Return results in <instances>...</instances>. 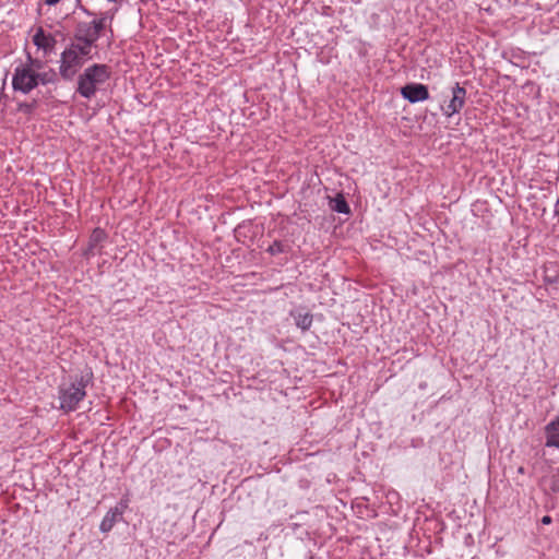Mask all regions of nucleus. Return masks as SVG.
I'll return each instance as SVG.
<instances>
[{
    "label": "nucleus",
    "mask_w": 559,
    "mask_h": 559,
    "mask_svg": "<svg viewBox=\"0 0 559 559\" xmlns=\"http://www.w3.org/2000/svg\"><path fill=\"white\" fill-rule=\"evenodd\" d=\"M290 247L288 245L283 243L280 240H274L269 248L266 249V252L271 255H276L280 253L288 252Z\"/></svg>",
    "instance_id": "2eb2a0df"
},
{
    "label": "nucleus",
    "mask_w": 559,
    "mask_h": 559,
    "mask_svg": "<svg viewBox=\"0 0 559 559\" xmlns=\"http://www.w3.org/2000/svg\"><path fill=\"white\" fill-rule=\"evenodd\" d=\"M94 374L91 368L85 369L69 385L59 386L60 409L66 413L78 408L79 403L86 396V386L93 381Z\"/></svg>",
    "instance_id": "f257e3e1"
},
{
    "label": "nucleus",
    "mask_w": 559,
    "mask_h": 559,
    "mask_svg": "<svg viewBox=\"0 0 559 559\" xmlns=\"http://www.w3.org/2000/svg\"><path fill=\"white\" fill-rule=\"evenodd\" d=\"M308 559H314L312 556H309Z\"/></svg>",
    "instance_id": "bb28decb"
},
{
    "label": "nucleus",
    "mask_w": 559,
    "mask_h": 559,
    "mask_svg": "<svg viewBox=\"0 0 559 559\" xmlns=\"http://www.w3.org/2000/svg\"><path fill=\"white\" fill-rule=\"evenodd\" d=\"M12 86L14 91L24 94L29 93L37 86L36 72L29 66L16 67L12 78Z\"/></svg>",
    "instance_id": "20e7f679"
},
{
    "label": "nucleus",
    "mask_w": 559,
    "mask_h": 559,
    "mask_svg": "<svg viewBox=\"0 0 559 559\" xmlns=\"http://www.w3.org/2000/svg\"><path fill=\"white\" fill-rule=\"evenodd\" d=\"M289 317L294 319L295 325L302 332L308 331L313 322V316L304 307H298L290 310Z\"/></svg>",
    "instance_id": "1a4fd4ad"
},
{
    "label": "nucleus",
    "mask_w": 559,
    "mask_h": 559,
    "mask_svg": "<svg viewBox=\"0 0 559 559\" xmlns=\"http://www.w3.org/2000/svg\"><path fill=\"white\" fill-rule=\"evenodd\" d=\"M27 61H28V63L26 66H29L34 71H35V69L38 70L41 68V64H43L41 61L38 59H33L31 57V55H27Z\"/></svg>",
    "instance_id": "6ab92c4d"
},
{
    "label": "nucleus",
    "mask_w": 559,
    "mask_h": 559,
    "mask_svg": "<svg viewBox=\"0 0 559 559\" xmlns=\"http://www.w3.org/2000/svg\"><path fill=\"white\" fill-rule=\"evenodd\" d=\"M551 522H552V519L549 515H545V516L542 518V523L545 524V525H548Z\"/></svg>",
    "instance_id": "4be33fe9"
},
{
    "label": "nucleus",
    "mask_w": 559,
    "mask_h": 559,
    "mask_svg": "<svg viewBox=\"0 0 559 559\" xmlns=\"http://www.w3.org/2000/svg\"><path fill=\"white\" fill-rule=\"evenodd\" d=\"M38 107V100L37 99H33L32 102H21V103H17V107H16V110L19 112H22L28 117L33 116L35 110L37 109Z\"/></svg>",
    "instance_id": "4468645a"
},
{
    "label": "nucleus",
    "mask_w": 559,
    "mask_h": 559,
    "mask_svg": "<svg viewBox=\"0 0 559 559\" xmlns=\"http://www.w3.org/2000/svg\"><path fill=\"white\" fill-rule=\"evenodd\" d=\"M102 36V24L91 22H79L74 31V39L86 45H96Z\"/></svg>",
    "instance_id": "39448f33"
},
{
    "label": "nucleus",
    "mask_w": 559,
    "mask_h": 559,
    "mask_svg": "<svg viewBox=\"0 0 559 559\" xmlns=\"http://www.w3.org/2000/svg\"><path fill=\"white\" fill-rule=\"evenodd\" d=\"M116 11L117 10H115L114 12H109V11L103 12V13H100L99 19L93 20V23L102 24V33L104 32V29L107 26V20H112Z\"/></svg>",
    "instance_id": "f3484780"
},
{
    "label": "nucleus",
    "mask_w": 559,
    "mask_h": 559,
    "mask_svg": "<svg viewBox=\"0 0 559 559\" xmlns=\"http://www.w3.org/2000/svg\"><path fill=\"white\" fill-rule=\"evenodd\" d=\"M401 95L412 104L429 99V90L421 83H408L401 88Z\"/></svg>",
    "instance_id": "6e6552de"
},
{
    "label": "nucleus",
    "mask_w": 559,
    "mask_h": 559,
    "mask_svg": "<svg viewBox=\"0 0 559 559\" xmlns=\"http://www.w3.org/2000/svg\"><path fill=\"white\" fill-rule=\"evenodd\" d=\"M466 90L459 83L452 87V97L445 107H442V111L447 117H451L454 114H459L465 105Z\"/></svg>",
    "instance_id": "0eeeda50"
},
{
    "label": "nucleus",
    "mask_w": 559,
    "mask_h": 559,
    "mask_svg": "<svg viewBox=\"0 0 559 559\" xmlns=\"http://www.w3.org/2000/svg\"><path fill=\"white\" fill-rule=\"evenodd\" d=\"M554 214L555 216L558 218L559 221V198L557 199L556 203H555V210H554Z\"/></svg>",
    "instance_id": "412c9836"
},
{
    "label": "nucleus",
    "mask_w": 559,
    "mask_h": 559,
    "mask_svg": "<svg viewBox=\"0 0 559 559\" xmlns=\"http://www.w3.org/2000/svg\"><path fill=\"white\" fill-rule=\"evenodd\" d=\"M33 43L38 49H43L45 53H48L53 50L57 40L51 34H45L44 29L39 27L33 36Z\"/></svg>",
    "instance_id": "9d476101"
},
{
    "label": "nucleus",
    "mask_w": 559,
    "mask_h": 559,
    "mask_svg": "<svg viewBox=\"0 0 559 559\" xmlns=\"http://www.w3.org/2000/svg\"><path fill=\"white\" fill-rule=\"evenodd\" d=\"M129 502L128 496H124L114 508L108 510L99 525L102 533L110 532L116 523L123 520V513L129 508Z\"/></svg>",
    "instance_id": "423d86ee"
},
{
    "label": "nucleus",
    "mask_w": 559,
    "mask_h": 559,
    "mask_svg": "<svg viewBox=\"0 0 559 559\" xmlns=\"http://www.w3.org/2000/svg\"><path fill=\"white\" fill-rule=\"evenodd\" d=\"M550 423L559 424V416L555 420H551Z\"/></svg>",
    "instance_id": "393cba45"
},
{
    "label": "nucleus",
    "mask_w": 559,
    "mask_h": 559,
    "mask_svg": "<svg viewBox=\"0 0 559 559\" xmlns=\"http://www.w3.org/2000/svg\"><path fill=\"white\" fill-rule=\"evenodd\" d=\"M546 443L547 448L559 449V424L548 423L545 426Z\"/></svg>",
    "instance_id": "9b49d317"
},
{
    "label": "nucleus",
    "mask_w": 559,
    "mask_h": 559,
    "mask_svg": "<svg viewBox=\"0 0 559 559\" xmlns=\"http://www.w3.org/2000/svg\"><path fill=\"white\" fill-rule=\"evenodd\" d=\"M109 2H117L118 0H108Z\"/></svg>",
    "instance_id": "a878e982"
},
{
    "label": "nucleus",
    "mask_w": 559,
    "mask_h": 559,
    "mask_svg": "<svg viewBox=\"0 0 559 559\" xmlns=\"http://www.w3.org/2000/svg\"><path fill=\"white\" fill-rule=\"evenodd\" d=\"M549 489L554 493H559V474H554L549 478Z\"/></svg>",
    "instance_id": "a211bd4d"
},
{
    "label": "nucleus",
    "mask_w": 559,
    "mask_h": 559,
    "mask_svg": "<svg viewBox=\"0 0 559 559\" xmlns=\"http://www.w3.org/2000/svg\"><path fill=\"white\" fill-rule=\"evenodd\" d=\"M84 59L78 56L74 50L68 47L62 51L60 57L59 74L66 81H71L83 67Z\"/></svg>",
    "instance_id": "7ed1b4c3"
},
{
    "label": "nucleus",
    "mask_w": 559,
    "mask_h": 559,
    "mask_svg": "<svg viewBox=\"0 0 559 559\" xmlns=\"http://www.w3.org/2000/svg\"><path fill=\"white\" fill-rule=\"evenodd\" d=\"M96 45H86L84 43H81V41H76L75 43H71L69 45V49L71 50H74V52H76L78 56H81V58H87V59H91V50H92V47H95Z\"/></svg>",
    "instance_id": "ddd939ff"
},
{
    "label": "nucleus",
    "mask_w": 559,
    "mask_h": 559,
    "mask_svg": "<svg viewBox=\"0 0 559 559\" xmlns=\"http://www.w3.org/2000/svg\"><path fill=\"white\" fill-rule=\"evenodd\" d=\"M330 206L333 211L341 214H349L350 212V207L343 194H337L333 200H331Z\"/></svg>",
    "instance_id": "f8f14e48"
},
{
    "label": "nucleus",
    "mask_w": 559,
    "mask_h": 559,
    "mask_svg": "<svg viewBox=\"0 0 559 559\" xmlns=\"http://www.w3.org/2000/svg\"><path fill=\"white\" fill-rule=\"evenodd\" d=\"M111 76V69L107 64L94 63L84 69L78 76L76 92L84 98L95 96L97 88L105 84Z\"/></svg>",
    "instance_id": "f03ea898"
},
{
    "label": "nucleus",
    "mask_w": 559,
    "mask_h": 559,
    "mask_svg": "<svg viewBox=\"0 0 559 559\" xmlns=\"http://www.w3.org/2000/svg\"><path fill=\"white\" fill-rule=\"evenodd\" d=\"M518 473H519V474H524V473H525V468H524L523 466H520V467L518 468Z\"/></svg>",
    "instance_id": "b1692460"
},
{
    "label": "nucleus",
    "mask_w": 559,
    "mask_h": 559,
    "mask_svg": "<svg viewBox=\"0 0 559 559\" xmlns=\"http://www.w3.org/2000/svg\"><path fill=\"white\" fill-rule=\"evenodd\" d=\"M36 81H37V85L39 83H41V84L52 83L56 81V73L52 70H50L48 72H43V73L36 72Z\"/></svg>",
    "instance_id": "dca6fc26"
},
{
    "label": "nucleus",
    "mask_w": 559,
    "mask_h": 559,
    "mask_svg": "<svg viewBox=\"0 0 559 559\" xmlns=\"http://www.w3.org/2000/svg\"><path fill=\"white\" fill-rule=\"evenodd\" d=\"M61 0H45V3L47 5H56L58 2H60Z\"/></svg>",
    "instance_id": "5701e85b"
},
{
    "label": "nucleus",
    "mask_w": 559,
    "mask_h": 559,
    "mask_svg": "<svg viewBox=\"0 0 559 559\" xmlns=\"http://www.w3.org/2000/svg\"><path fill=\"white\" fill-rule=\"evenodd\" d=\"M76 7L84 13L86 14L87 16H94L95 13L92 12L91 10H88L86 7H84L82 3H81V0H76Z\"/></svg>",
    "instance_id": "aec40b11"
}]
</instances>
